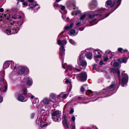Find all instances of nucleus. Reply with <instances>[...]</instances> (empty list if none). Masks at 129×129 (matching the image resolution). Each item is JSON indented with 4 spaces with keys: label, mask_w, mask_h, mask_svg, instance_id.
Listing matches in <instances>:
<instances>
[{
    "label": "nucleus",
    "mask_w": 129,
    "mask_h": 129,
    "mask_svg": "<svg viewBox=\"0 0 129 129\" xmlns=\"http://www.w3.org/2000/svg\"><path fill=\"white\" fill-rule=\"evenodd\" d=\"M103 63H104L103 60H101L100 62V65H102L103 64Z\"/></svg>",
    "instance_id": "nucleus-53"
},
{
    "label": "nucleus",
    "mask_w": 129,
    "mask_h": 129,
    "mask_svg": "<svg viewBox=\"0 0 129 129\" xmlns=\"http://www.w3.org/2000/svg\"><path fill=\"white\" fill-rule=\"evenodd\" d=\"M128 58L127 57H124L123 58L118 59V61L120 63H126L127 62V60Z\"/></svg>",
    "instance_id": "nucleus-23"
},
{
    "label": "nucleus",
    "mask_w": 129,
    "mask_h": 129,
    "mask_svg": "<svg viewBox=\"0 0 129 129\" xmlns=\"http://www.w3.org/2000/svg\"><path fill=\"white\" fill-rule=\"evenodd\" d=\"M67 43L66 40H64L61 41L60 40H57V43L61 46L59 48L60 52L59 53L60 55L61 56V60H63V58L64 56V52L65 49L64 46L66 45Z\"/></svg>",
    "instance_id": "nucleus-2"
},
{
    "label": "nucleus",
    "mask_w": 129,
    "mask_h": 129,
    "mask_svg": "<svg viewBox=\"0 0 129 129\" xmlns=\"http://www.w3.org/2000/svg\"><path fill=\"white\" fill-rule=\"evenodd\" d=\"M61 112L60 111L57 110L54 111L51 114L52 118L53 120L55 122H59L61 120L60 116Z\"/></svg>",
    "instance_id": "nucleus-3"
},
{
    "label": "nucleus",
    "mask_w": 129,
    "mask_h": 129,
    "mask_svg": "<svg viewBox=\"0 0 129 129\" xmlns=\"http://www.w3.org/2000/svg\"><path fill=\"white\" fill-rule=\"evenodd\" d=\"M34 0H28V2L31 3L29 4V6L30 7V8H28V9H32L38 5V4L36 2H33Z\"/></svg>",
    "instance_id": "nucleus-13"
},
{
    "label": "nucleus",
    "mask_w": 129,
    "mask_h": 129,
    "mask_svg": "<svg viewBox=\"0 0 129 129\" xmlns=\"http://www.w3.org/2000/svg\"><path fill=\"white\" fill-rule=\"evenodd\" d=\"M10 63L12 69L14 70L16 67V64H14V62L12 61H7L5 62L3 64L4 68L6 69L9 67Z\"/></svg>",
    "instance_id": "nucleus-8"
},
{
    "label": "nucleus",
    "mask_w": 129,
    "mask_h": 129,
    "mask_svg": "<svg viewBox=\"0 0 129 129\" xmlns=\"http://www.w3.org/2000/svg\"><path fill=\"white\" fill-rule=\"evenodd\" d=\"M110 71L111 72H113V73H115L116 72L115 70L113 68H111L110 69Z\"/></svg>",
    "instance_id": "nucleus-46"
},
{
    "label": "nucleus",
    "mask_w": 129,
    "mask_h": 129,
    "mask_svg": "<svg viewBox=\"0 0 129 129\" xmlns=\"http://www.w3.org/2000/svg\"><path fill=\"white\" fill-rule=\"evenodd\" d=\"M97 5L98 2L96 0H92L89 4V7L90 9H93Z\"/></svg>",
    "instance_id": "nucleus-10"
},
{
    "label": "nucleus",
    "mask_w": 129,
    "mask_h": 129,
    "mask_svg": "<svg viewBox=\"0 0 129 129\" xmlns=\"http://www.w3.org/2000/svg\"><path fill=\"white\" fill-rule=\"evenodd\" d=\"M17 100L20 102H25L27 100V98H24L23 96L19 94L18 95Z\"/></svg>",
    "instance_id": "nucleus-21"
},
{
    "label": "nucleus",
    "mask_w": 129,
    "mask_h": 129,
    "mask_svg": "<svg viewBox=\"0 0 129 129\" xmlns=\"http://www.w3.org/2000/svg\"><path fill=\"white\" fill-rule=\"evenodd\" d=\"M106 53L109 55L110 57V58H111L113 57L114 54V53L112 52L108 51H106Z\"/></svg>",
    "instance_id": "nucleus-27"
},
{
    "label": "nucleus",
    "mask_w": 129,
    "mask_h": 129,
    "mask_svg": "<svg viewBox=\"0 0 129 129\" xmlns=\"http://www.w3.org/2000/svg\"><path fill=\"white\" fill-rule=\"evenodd\" d=\"M71 29V28H70V26H66L64 28V29Z\"/></svg>",
    "instance_id": "nucleus-48"
},
{
    "label": "nucleus",
    "mask_w": 129,
    "mask_h": 129,
    "mask_svg": "<svg viewBox=\"0 0 129 129\" xmlns=\"http://www.w3.org/2000/svg\"><path fill=\"white\" fill-rule=\"evenodd\" d=\"M92 127L94 129H98V128L94 125H92Z\"/></svg>",
    "instance_id": "nucleus-55"
},
{
    "label": "nucleus",
    "mask_w": 129,
    "mask_h": 129,
    "mask_svg": "<svg viewBox=\"0 0 129 129\" xmlns=\"http://www.w3.org/2000/svg\"><path fill=\"white\" fill-rule=\"evenodd\" d=\"M7 85H6L4 87V89L3 90V91L4 92H5L7 90Z\"/></svg>",
    "instance_id": "nucleus-49"
},
{
    "label": "nucleus",
    "mask_w": 129,
    "mask_h": 129,
    "mask_svg": "<svg viewBox=\"0 0 129 129\" xmlns=\"http://www.w3.org/2000/svg\"><path fill=\"white\" fill-rule=\"evenodd\" d=\"M1 83L2 84H3L4 83H5V81H4V79H1L0 80Z\"/></svg>",
    "instance_id": "nucleus-47"
},
{
    "label": "nucleus",
    "mask_w": 129,
    "mask_h": 129,
    "mask_svg": "<svg viewBox=\"0 0 129 129\" xmlns=\"http://www.w3.org/2000/svg\"><path fill=\"white\" fill-rule=\"evenodd\" d=\"M24 82L26 81V84L28 86H30L32 84V79L30 77H26L24 79Z\"/></svg>",
    "instance_id": "nucleus-16"
},
{
    "label": "nucleus",
    "mask_w": 129,
    "mask_h": 129,
    "mask_svg": "<svg viewBox=\"0 0 129 129\" xmlns=\"http://www.w3.org/2000/svg\"><path fill=\"white\" fill-rule=\"evenodd\" d=\"M86 57L89 59H91L92 57V55L91 53H88L87 54H86Z\"/></svg>",
    "instance_id": "nucleus-31"
},
{
    "label": "nucleus",
    "mask_w": 129,
    "mask_h": 129,
    "mask_svg": "<svg viewBox=\"0 0 129 129\" xmlns=\"http://www.w3.org/2000/svg\"><path fill=\"white\" fill-rule=\"evenodd\" d=\"M68 6L70 7H73V9H75V2L71 0L69 1L67 3Z\"/></svg>",
    "instance_id": "nucleus-20"
},
{
    "label": "nucleus",
    "mask_w": 129,
    "mask_h": 129,
    "mask_svg": "<svg viewBox=\"0 0 129 129\" xmlns=\"http://www.w3.org/2000/svg\"><path fill=\"white\" fill-rule=\"evenodd\" d=\"M50 102L51 101L50 99L47 98H45L41 101L39 104V106L41 107L44 106L45 108L49 104Z\"/></svg>",
    "instance_id": "nucleus-9"
},
{
    "label": "nucleus",
    "mask_w": 129,
    "mask_h": 129,
    "mask_svg": "<svg viewBox=\"0 0 129 129\" xmlns=\"http://www.w3.org/2000/svg\"><path fill=\"white\" fill-rule=\"evenodd\" d=\"M4 11V9L3 8H0V12H3Z\"/></svg>",
    "instance_id": "nucleus-60"
},
{
    "label": "nucleus",
    "mask_w": 129,
    "mask_h": 129,
    "mask_svg": "<svg viewBox=\"0 0 129 129\" xmlns=\"http://www.w3.org/2000/svg\"><path fill=\"white\" fill-rule=\"evenodd\" d=\"M16 68L18 69L17 71V73L19 75H22L25 73L27 74L28 73V70L26 67L19 66L18 64H16Z\"/></svg>",
    "instance_id": "nucleus-5"
},
{
    "label": "nucleus",
    "mask_w": 129,
    "mask_h": 129,
    "mask_svg": "<svg viewBox=\"0 0 129 129\" xmlns=\"http://www.w3.org/2000/svg\"><path fill=\"white\" fill-rule=\"evenodd\" d=\"M73 23H72L70 25V28H72V26H73Z\"/></svg>",
    "instance_id": "nucleus-59"
},
{
    "label": "nucleus",
    "mask_w": 129,
    "mask_h": 129,
    "mask_svg": "<svg viewBox=\"0 0 129 129\" xmlns=\"http://www.w3.org/2000/svg\"><path fill=\"white\" fill-rule=\"evenodd\" d=\"M78 63L79 65L78 66H76V68H79L80 67L81 68L85 69L87 66V63L84 58H79L78 60Z\"/></svg>",
    "instance_id": "nucleus-6"
},
{
    "label": "nucleus",
    "mask_w": 129,
    "mask_h": 129,
    "mask_svg": "<svg viewBox=\"0 0 129 129\" xmlns=\"http://www.w3.org/2000/svg\"><path fill=\"white\" fill-rule=\"evenodd\" d=\"M108 56L109 55H105L104 57L103 60L104 61H106L108 60Z\"/></svg>",
    "instance_id": "nucleus-37"
},
{
    "label": "nucleus",
    "mask_w": 129,
    "mask_h": 129,
    "mask_svg": "<svg viewBox=\"0 0 129 129\" xmlns=\"http://www.w3.org/2000/svg\"><path fill=\"white\" fill-rule=\"evenodd\" d=\"M22 15V14L21 12L20 13H17L16 15L13 16L12 18L14 19L18 18L20 19L21 18Z\"/></svg>",
    "instance_id": "nucleus-24"
},
{
    "label": "nucleus",
    "mask_w": 129,
    "mask_h": 129,
    "mask_svg": "<svg viewBox=\"0 0 129 129\" xmlns=\"http://www.w3.org/2000/svg\"><path fill=\"white\" fill-rule=\"evenodd\" d=\"M114 86H115V84H112L109 87L103 89L102 91H104V90H105L106 91H111L113 90Z\"/></svg>",
    "instance_id": "nucleus-22"
},
{
    "label": "nucleus",
    "mask_w": 129,
    "mask_h": 129,
    "mask_svg": "<svg viewBox=\"0 0 129 129\" xmlns=\"http://www.w3.org/2000/svg\"><path fill=\"white\" fill-rule=\"evenodd\" d=\"M62 118L64 119L66 118V115H63V116L62 117Z\"/></svg>",
    "instance_id": "nucleus-61"
},
{
    "label": "nucleus",
    "mask_w": 129,
    "mask_h": 129,
    "mask_svg": "<svg viewBox=\"0 0 129 129\" xmlns=\"http://www.w3.org/2000/svg\"><path fill=\"white\" fill-rule=\"evenodd\" d=\"M87 88L88 86L86 85H84L83 86H82L81 89V91L82 92H83L85 91V88Z\"/></svg>",
    "instance_id": "nucleus-30"
},
{
    "label": "nucleus",
    "mask_w": 129,
    "mask_h": 129,
    "mask_svg": "<svg viewBox=\"0 0 129 129\" xmlns=\"http://www.w3.org/2000/svg\"><path fill=\"white\" fill-rule=\"evenodd\" d=\"M39 103V100L38 98L35 99H34L33 102V106L35 108L37 107L39 109L41 108V106H40L39 105L38 106Z\"/></svg>",
    "instance_id": "nucleus-19"
},
{
    "label": "nucleus",
    "mask_w": 129,
    "mask_h": 129,
    "mask_svg": "<svg viewBox=\"0 0 129 129\" xmlns=\"http://www.w3.org/2000/svg\"><path fill=\"white\" fill-rule=\"evenodd\" d=\"M95 52H97V53H96L98 55H100V54L101 55L102 53L101 51L100 50L99 51L98 49H96L95 50Z\"/></svg>",
    "instance_id": "nucleus-36"
},
{
    "label": "nucleus",
    "mask_w": 129,
    "mask_h": 129,
    "mask_svg": "<svg viewBox=\"0 0 129 129\" xmlns=\"http://www.w3.org/2000/svg\"><path fill=\"white\" fill-rule=\"evenodd\" d=\"M114 1L115 3V5H116L117 6V7L114 9L115 10L120 5L121 2V0H114Z\"/></svg>",
    "instance_id": "nucleus-26"
},
{
    "label": "nucleus",
    "mask_w": 129,
    "mask_h": 129,
    "mask_svg": "<svg viewBox=\"0 0 129 129\" xmlns=\"http://www.w3.org/2000/svg\"><path fill=\"white\" fill-rule=\"evenodd\" d=\"M64 120L65 121V123L66 125V126L68 128L69 127V126L68 124V121L66 118H64Z\"/></svg>",
    "instance_id": "nucleus-42"
},
{
    "label": "nucleus",
    "mask_w": 129,
    "mask_h": 129,
    "mask_svg": "<svg viewBox=\"0 0 129 129\" xmlns=\"http://www.w3.org/2000/svg\"><path fill=\"white\" fill-rule=\"evenodd\" d=\"M118 51L122 53L123 52V50L122 48H118Z\"/></svg>",
    "instance_id": "nucleus-43"
},
{
    "label": "nucleus",
    "mask_w": 129,
    "mask_h": 129,
    "mask_svg": "<svg viewBox=\"0 0 129 129\" xmlns=\"http://www.w3.org/2000/svg\"><path fill=\"white\" fill-rule=\"evenodd\" d=\"M22 4L24 6H27V4L26 3L24 2Z\"/></svg>",
    "instance_id": "nucleus-56"
},
{
    "label": "nucleus",
    "mask_w": 129,
    "mask_h": 129,
    "mask_svg": "<svg viewBox=\"0 0 129 129\" xmlns=\"http://www.w3.org/2000/svg\"><path fill=\"white\" fill-rule=\"evenodd\" d=\"M127 51H128V50H127L125 49L124 50H123V52H127Z\"/></svg>",
    "instance_id": "nucleus-62"
},
{
    "label": "nucleus",
    "mask_w": 129,
    "mask_h": 129,
    "mask_svg": "<svg viewBox=\"0 0 129 129\" xmlns=\"http://www.w3.org/2000/svg\"><path fill=\"white\" fill-rule=\"evenodd\" d=\"M56 95L54 93H50L49 95V98L51 102H54L56 100Z\"/></svg>",
    "instance_id": "nucleus-15"
},
{
    "label": "nucleus",
    "mask_w": 129,
    "mask_h": 129,
    "mask_svg": "<svg viewBox=\"0 0 129 129\" xmlns=\"http://www.w3.org/2000/svg\"><path fill=\"white\" fill-rule=\"evenodd\" d=\"M62 67L64 69H65V67H67V69L65 71L66 72H68L69 73H72V72L71 71L73 70L74 71H77L78 72L80 71L79 70L77 69V68H74L71 65H68L67 66V64L66 63L63 65V63H62Z\"/></svg>",
    "instance_id": "nucleus-7"
},
{
    "label": "nucleus",
    "mask_w": 129,
    "mask_h": 129,
    "mask_svg": "<svg viewBox=\"0 0 129 129\" xmlns=\"http://www.w3.org/2000/svg\"><path fill=\"white\" fill-rule=\"evenodd\" d=\"M101 15L102 14H95L93 15L90 14H88V16L90 19H92V21L95 20L96 19L95 18V16H96V17H98L99 16H101Z\"/></svg>",
    "instance_id": "nucleus-17"
},
{
    "label": "nucleus",
    "mask_w": 129,
    "mask_h": 129,
    "mask_svg": "<svg viewBox=\"0 0 129 129\" xmlns=\"http://www.w3.org/2000/svg\"><path fill=\"white\" fill-rule=\"evenodd\" d=\"M54 7L55 9H60L64 11L65 9V7L61 5H59L58 4L55 3L54 5Z\"/></svg>",
    "instance_id": "nucleus-14"
},
{
    "label": "nucleus",
    "mask_w": 129,
    "mask_h": 129,
    "mask_svg": "<svg viewBox=\"0 0 129 129\" xmlns=\"http://www.w3.org/2000/svg\"><path fill=\"white\" fill-rule=\"evenodd\" d=\"M76 25L77 26V27H79V26H80L81 24V22H79L77 23H76Z\"/></svg>",
    "instance_id": "nucleus-45"
},
{
    "label": "nucleus",
    "mask_w": 129,
    "mask_h": 129,
    "mask_svg": "<svg viewBox=\"0 0 129 129\" xmlns=\"http://www.w3.org/2000/svg\"><path fill=\"white\" fill-rule=\"evenodd\" d=\"M35 116V114L34 113H32L30 116V117L31 118H34Z\"/></svg>",
    "instance_id": "nucleus-50"
},
{
    "label": "nucleus",
    "mask_w": 129,
    "mask_h": 129,
    "mask_svg": "<svg viewBox=\"0 0 129 129\" xmlns=\"http://www.w3.org/2000/svg\"><path fill=\"white\" fill-rule=\"evenodd\" d=\"M61 0H56V2H59Z\"/></svg>",
    "instance_id": "nucleus-63"
},
{
    "label": "nucleus",
    "mask_w": 129,
    "mask_h": 129,
    "mask_svg": "<svg viewBox=\"0 0 129 129\" xmlns=\"http://www.w3.org/2000/svg\"><path fill=\"white\" fill-rule=\"evenodd\" d=\"M86 17V14H85L82 15L80 17L79 20L80 21H83V19Z\"/></svg>",
    "instance_id": "nucleus-32"
},
{
    "label": "nucleus",
    "mask_w": 129,
    "mask_h": 129,
    "mask_svg": "<svg viewBox=\"0 0 129 129\" xmlns=\"http://www.w3.org/2000/svg\"><path fill=\"white\" fill-rule=\"evenodd\" d=\"M117 75L118 76V77H119L120 76V73L119 71L118 70L117 72Z\"/></svg>",
    "instance_id": "nucleus-52"
},
{
    "label": "nucleus",
    "mask_w": 129,
    "mask_h": 129,
    "mask_svg": "<svg viewBox=\"0 0 129 129\" xmlns=\"http://www.w3.org/2000/svg\"><path fill=\"white\" fill-rule=\"evenodd\" d=\"M108 10V9H106L105 8H102L100 9L99 10L98 9V10H100L101 12H103L104 11H106Z\"/></svg>",
    "instance_id": "nucleus-40"
},
{
    "label": "nucleus",
    "mask_w": 129,
    "mask_h": 129,
    "mask_svg": "<svg viewBox=\"0 0 129 129\" xmlns=\"http://www.w3.org/2000/svg\"><path fill=\"white\" fill-rule=\"evenodd\" d=\"M69 42L72 44L75 45L76 44V42L72 39H70L69 40Z\"/></svg>",
    "instance_id": "nucleus-35"
},
{
    "label": "nucleus",
    "mask_w": 129,
    "mask_h": 129,
    "mask_svg": "<svg viewBox=\"0 0 129 129\" xmlns=\"http://www.w3.org/2000/svg\"><path fill=\"white\" fill-rule=\"evenodd\" d=\"M101 57V55L100 54V55H98L97 53L95 52L94 59L95 61H96V59L100 58Z\"/></svg>",
    "instance_id": "nucleus-29"
},
{
    "label": "nucleus",
    "mask_w": 129,
    "mask_h": 129,
    "mask_svg": "<svg viewBox=\"0 0 129 129\" xmlns=\"http://www.w3.org/2000/svg\"><path fill=\"white\" fill-rule=\"evenodd\" d=\"M66 94L64 93H61L58 95V96H60L62 98L65 99L66 97Z\"/></svg>",
    "instance_id": "nucleus-33"
},
{
    "label": "nucleus",
    "mask_w": 129,
    "mask_h": 129,
    "mask_svg": "<svg viewBox=\"0 0 129 129\" xmlns=\"http://www.w3.org/2000/svg\"><path fill=\"white\" fill-rule=\"evenodd\" d=\"M121 79L119 81L122 87H124L127 85V83L128 80V76L127 74L121 73Z\"/></svg>",
    "instance_id": "nucleus-4"
},
{
    "label": "nucleus",
    "mask_w": 129,
    "mask_h": 129,
    "mask_svg": "<svg viewBox=\"0 0 129 129\" xmlns=\"http://www.w3.org/2000/svg\"><path fill=\"white\" fill-rule=\"evenodd\" d=\"M74 112V110L73 109H72L70 111V114H72Z\"/></svg>",
    "instance_id": "nucleus-57"
},
{
    "label": "nucleus",
    "mask_w": 129,
    "mask_h": 129,
    "mask_svg": "<svg viewBox=\"0 0 129 129\" xmlns=\"http://www.w3.org/2000/svg\"><path fill=\"white\" fill-rule=\"evenodd\" d=\"M92 93V91L90 90H87L86 91V94L88 95L89 94H90V93Z\"/></svg>",
    "instance_id": "nucleus-41"
},
{
    "label": "nucleus",
    "mask_w": 129,
    "mask_h": 129,
    "mask_svg": "<svg viewBox=\"0 0 129 129\" xmlns=\"http://www.w3.org/2000/svg\"><path fill=\"white\" fill-rule=\"evenodd\" d=\"M3 101V98L2 96H0V103H1Z\"/></svg>",
    "instance_id": "nucleus-54"
},
{
    "label": "nucleus",
    "mask_w": 129,
    "mask_h": 129,
    "mask_svg": "<svg viewBox=\"0 0 129 129\" xmlns=\"http://www.w3.org/2000/svg\"><path fill=\"white\" fill-rule=\"evenodd\" d=\"M26 88H23V89L22 91L23 92V93L24 94H26L27 92H26Z\"/></svg>",
    "instance_id": "nucleus-44"
},
{
    "label": "nucleus",
    "mask_w": 129,
    "mask_h": 129,
    "mask_svg": "<svg viewBox=\"0 0 129 129\" xmlns=\"http://www.w3.org/2000/svg\"><path fill=\"white\" fill-rule=\"evenodd\" d=\"M75 33V31L74 29H72L70 31V33L69 34L70 35L72 36Z\"/></svg>",
    "instance_id": "nucleus-34"
},
{
    "label": "nucleus",
    "mask_w": 129,
    "mask_h": 129,
    "mask_svg": "<svg viewBox=\"0 0 129 129\" xmlns=\"http://www.w3.org/2000/svg\"><path fill=\"white\" fill-rule=\"evenodd\" d=\"M87 74L85 72H82L78 76V79L81 81H85L87 79Z\"/></svg>",
    "instance_id": "nucleus-12"
},
{
    "label": "nucleus",
    "mask_w": 129,
    "mask_h": 129,
    "mask_svg": "<svg viewBox=\"0 0 129 129\" xmlns=\"http://www.w3.org/2000/svg\"><path fill=\"white\" fill-rule=\"evenodd\" d=\"M81 13V12L79 11H78L77 12H73L72 13V15L73 16L75 14L77 15L78 13Z\"/></svg>",
    "instance_id": "nucleus-38"
},
{
    "label": "nucleus",
    "mask_w": 129,
    "mask_h": 129,
    "mask_svg": "<svg viewBox=\"0 0 129 129\" xmlns=\"http://www.w3.org/2000/svg\"><path fill=\"white\" fill-rule=\"evenodd\" d=\"M111 64L113 67H117L119 66V63L117 62H113V61H112L111 63Z\"/></svg>",
    "instance_id": "nucleus-28"
},
{
    "label": "nucleus",
    "mask_w": 129,
    "mask_h": 129,
    "mask_svg": "<svg viewBox=\"0 0 129 129\" xmlns=\"http://www.w3.org/2000/svg\"><path fill=\"white\" fill-rule=\"evenodd\" d=\"M93 69L94 70H95L98 71L96 69V64H94L93 65Z\"/></svg>",
    "instance_id": "nucleus-51"
},
{
    "label": "nucleus",
    "mask_w": 129,
    "mask_h": 129,
    "mask_svg": "<svg viewBox=\"0 0 129 129\" xmlns=\"http://www.w3.org/2000/svg\"><path fill=\"white\" fill-rule=\"evenodd\" d=\"M66 83L67 84H69L71 85V80L70 79H66Z\"/></svg>",
    "instance_id": "nucleus-39"
},
{
    "label": "nucleus",
    "mask_w": 129,
    "mask_h": 129,
    "mask_svg": "<svg viewBox=\"0 0 129 129\" xmlns=\"http://www.w3.org/2000/svg\"><path fill=\"white\" fill-rule=\"evenodd\" d=\"M11 25H12L10 27H8L7 25L0 24V26L3 28L4 31L8 35L11 34L12 33L15 34L17 33L19 30V27L20 26L21 24H19L18 22L15 23L14 22H10Z\"/></svg>",
    "instance_id": "nucleus-1"
},
{
    "label": "nucleus",
    "mask_w": 129,
    "mask_h": 129,
    "mask_svg": "<svg viewBox=\"0 0 129 129\" xmlns=\"http://www.w3.org/2000/svg\"><path fill=\"white\" fill-rule=\"evenodd\" d=\"M72 121L71 122V126L72 129H75V117L74 116H72L71 118Z\"/></svg>",
    "instance_id": "nucleus-18"
},
{
    "label": "nucleus",
    "mask_w": 129,
    "mask_h": 129,
    "mask_svg": "<svg viewBox=\"0 0 129 129\" xmlns=\"http://www.w3.org/2000/svg\"><path fill=\"white\" fill-rule=\"evenodd\" d=\"M86 50L82 51L79 56V58H84L86 55Z\"/></svg>",
    "instance_id": "nucleus-25"
},
{
    "label": "nucleus",
    "mask_w": 129,
    "mask_h": 129,
    "mask_svg": "<svg viewBox=\"0 0 129 129\" xmlns=\"http://www.w3.org/2000/svg\"><path fill=\"white\" fill-rule=\"evenodd\" d=\"M66 17V16L64 15L63 14L62 15V18L63 19H65V18Z\"/></svg>",
    "instance_id": "nucleus-58"
},
{
    "label": "nucleus",
    "mask_w": 129,
    "mask_h": 129,
    "mask_svg": "<svg viewBox=\"0 0 129 129\" xmlns=\"http://www.w3.org/2000/svg\"><path fill=\"white\" fill-rule=\"evenodd\" d=\"M115 6L114 0H108L106 3L105 6L108 8H111Z\"/></svg>",
    "instance_id": "nucleus-11"
},
{
    "label": "nucleus",
    "mask_w": 129,
    "mask_h": 129,
    "mask_svg": "<svg viewBox=\"0 0 129 129\" xmlns=\"http://www.w3.org/2000/svg\"><path fill=\"white\" fill-rule=\"evenodd\" d=\"M46 125L45 124H44L42 126H41V127H44V126H45Z\"/></svg>",
    "instance_id": "nucleus-64"
}]
</instances>
